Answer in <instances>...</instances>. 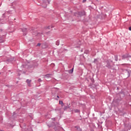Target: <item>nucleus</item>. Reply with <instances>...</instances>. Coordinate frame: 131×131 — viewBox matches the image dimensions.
<instances>
[{
  "label": "nucleus",
  "mask_w": 131,
  "mask_h": 131,
  "mask_svg": "<svg viewBox=\"0 0 131 131\" xmlns=\"http://www.w3.org/2000/svg\"><path fill=\"white\" fill-rule=\"evenodd\" d=\"M31 82V80H29V79L27 80V85H28L29 86H31V84H30Z\"/></svg>",
  "instance_id": "1"
},
{
  "label": "nucleus",
  "mask_w": 131,
  "mask_h": 131,
  "mask_svg": "<svg viewBox=\"0 0 131 131\" xmlns=\"http://www.w3.org/2000/svg\"><path fill=\"white\" fill-rule=\"evenodd\" d=\"M74 71V68H72V70H70L69 71H68V73H69V74H72V73H73Z\"/></svg>",
  "instance_id": "2"
},
{
  "label": "nucleus",
  "mask_w": 131,
  "mask_h": 131,
  "mask_svg": "<svg viewBox=\"0 0 131 131\" xmlns=\"http://www.w3.org/2000/svg\"><path fill=\"white\" fill-rule=\"evenodd\" d=\"M59 104H61V105H61L62 107L63 106V101H59Z\"/></svg>",
  "instance_id": "3"
},
{
  "label": "nucleus",
  "mask_w": 131,
  "mask_h": 131,
  "mask_svg": "<svg viewBox=\"0 0 131 131\" xmlns=\"http://www.w3.org/2000/svg\"><path fill=\"white\" fill-rule=\"evenodd\" d=\"M23 32H24V33H25V35H26L27 29L24 28V29H23Z\"/></svg>",
  "instance_id": "4"
},
{
  "label": "nucleus",
  "mask_w": 131,
  "mask_h": 131,
  "mask_svg": "<svg viewBox=\"0 0 131 131\" xmlns=\"http://www.w3.org/2000/svg\"><path fill=\"white\" fill-rule=\"evenodd\" d=\"M4 42V39L0 38V43H3Z\"/></svg>",
  "instance_id": "5"
},
{
  "label": "nucleus",
  "mask_w": 131,
  "mask_h": 131,
  "mask_svg": "<svg viewBox=\"0 0 131 131\" xmlns=\"http://www.w3.org/2000/svg\"><path fill=\"white\" fill-rule=\"evenodd\" d=\"M82 15H83V16H85V11H83V12H82Z\"/></svg>",
  "instance_id": "6"
},
{
  "label": "nucleus",
  "mask_w": 131,
  "mask_h": 131,
  "mask_svg": "<svg viewBox=\"0 0 131 131\" xmlns=\"http://www.w3.org/2000/svg\"><path fill=\"white\" fill-rule=\"evenodd\" d=\"M37 46H38V47L41 46V43H37Z\"/></svg>",
  "instance_id": "7"
},
{
  "label": "nucleus",
  "mask_w": 131,
  "mask_h": 131,
  "mask_svg": "<svg viewBox=\"0 0 131 131\" xmlns=\"http://www.w3.org/2000/svg\"><path fill=\"white\" fill-rule=\"evenodd\" d=\"M69 108V107H68L67 106L64 107V110H67Z\"/></svg>",
  "instance_id": "8"
},
{
  "label": "nucleus",
  "mask_w": 131,
  "mask_h": 131,
  "mask_svg": "<svg viewBox=\"0 0 131 131\" xmlns=\"http://www.w3.org/2000/svg\"><path fill=\"white\" fill-rule=\"evenodd\" d=\"M75 113H78V110H75Z\"/></svg>",
  "instance_id": "9"
},
{
  "label": "nucleus",
  "mask_w": 131,
  "mask_h": 131,
  "mask_svg": "<svg viewBox=\"0 0 131 131\" xmlns=\"http://www.w3.org/2000/svg\"><path fill=\"white\" fill-rule=\"evenodd\" d=\"M88 53H89V51H85V54H88Z\"/></svg>",
  "instance_id": "10"
},
{
  "label": "nucleus",
  "mask_w": 131,
  "mask_h": 131,
  "mask_svg": "<svg viewBox=\"0 0 131 131\" xmlns=\"http://www.w3.org/2000/svg\"><path fill=\"white\" fill-rule=\"evenodd\" d=\"M86 2V0H83L82 3H85Z\"/></svg>",
  "instance_id": "11"
},
{
  "label": "nucleus",
  "mask_w": 131,
  "mask_h": 131,
  "mask_svg": "<svg viewBox=\"0 0 131 131\" xmlns=\"http://www.w3.org/2000/svg\"><path fill=\"white\" fill-rule=\"evenodd\" d=\"M38 81V82H41V79H39Z\"/></svg>",
  "instance_id": "12"
},
{
  "label": "nucleus",
  "mask_w": 131,
  "mask_h": 131,
  "mask_svg": "<svg viewBox=\"0 0 131 131\" xmlns=\"http://www.w3.org/2000/svg\"><path fill=\"white\" fill-rule=\"evenodd\" d=\"M129 31H131V27H130L129 28Z\"/></svg>",
  "instance_id": "13"
},
{
  "label": "nucleus",
  "mask_w": 131,
  "mask_h": 131,
  "mask_svg": "<svg viewBox=\"0 0 131 131\" xmlns=\"http://www.w3.org/2000/svg\"><path fill=\"white\" fill-rule=\"evenodd\" d=\"M45 8H47V6H43Z\"/></svg>",
  "instance_id": "14"
},
{
  "label": "nucleus",
  "mask_w": 131,
  "mask_h": 131,
  "mask_svg": "<svg viewBox=\"0 0 131 131\" xmlns=\"http://www.w3.org/2000/svg\"><path fill=\"white\" fill-rule=\"evenodd\" d=\"M49 76H50V75H46V76H47V77H49Z\"/></svg>",
  "instance_id": "15"
},
{
  "label": "nucleus",
  "mask_w": 131,
  "mask_h": 131,
  "mask_svg": "<svg viewBox=\"0 0 131 131\" xmlns=\"http://www.w3.org/2000/svg\"><path fill=\"white\" fill-rule=\"evenodd\" d=\"M47 29H50V27L49 26L48 27Z\"/></svg>",
  "instance_id": "16"
},
{
  "label": "nucleus",
  "mask_w": 131,
  "mask_h": 131,
  "mask_svg": "<svg viewBox=\"0 0 131 131\" xmlns=\"http://www.w3.org/2000/svg\"><path fill=\"white\" fill-rule=\"evenodd\" d=\"M57 97L58 98H59V96H57Z\"/></svg>",
  "instance_id": "17"
},
{
  "label": "nucleus",
  "mask_w": 131,
  "mask_h": 131,
  "mask_svg": "<svg viewBox=\"0 0 131 131\" xmlns=\"http://www.w3.org/2000/svg\"><path fill=\"white\" fill-rule=\"evenodd\" d=\"M53 90H55V89H53Z\"/></svg>",
  "instance_id": "18"
},
{
  "label": "nucleus",
  "mask_w": 131,
  "mask_h": 131,
  "mask_svg": "<svg viewBox=\"0 0 131 131\" xmlns=\"http://www.w3.org/2000/svg\"><path fill=\"white\" fill-rule=\"evenodd\" d=\"M1 131H3V130H1Z\"/></svg>",
  "instance_id": "19"
}]
</instances>
